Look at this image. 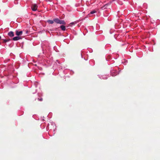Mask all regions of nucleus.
I'll return each instance as SVG.
<instances>
[{"instance_id": "3", "label": "nucleus", "mask_w": 160, "mask_h": 160, "mask_svg": "<svg viewBox=\"0 0 160 160\" xmlns=\"http://www.w3.org/2000/svg\"><path fill=\"white\" fill-rule=\"evenodd\" d=\"M8 35L11 37H12L14 36V32L12 31H10L8 33Z\"/></svg>"}, {"instance_id": "6", "label": "nucleus", "mask_w": 160, "mask_h": 160, "mask_svg": "<svg viewBox=\"0 0 160 160\" xmlns=\"http://www.w3.org/2000/svg\"><path fill=\"white\" fill-rule=\"evenodd\" d=\"M59 24H62L63 25L66 24V22L62 20H60Z\"/></svg>"}, {"instance_id": "9", "label": "nucleus", "mask_w": 160, "mask_h": 160, "mask_svg": "<svg viewBox=\"0 0 160 160\" xmlns=\"http://www.w3.org/2000/svg\"><path fill=\"white\" fill-rule=\"evenodd\" d=\"M47 22L50 24H52L53 23L54 21H53V20H48L47 21Z\"/></svg>"}, {"instance_id": "13", "label": "nucleus", "mask_w": 160, "mask_h": 160, "mask_svg": "<svg viewBox=\"0 0 160 160\" xmlns=\"http://www.w3.org/2000/svg\"><path fill=\"white\" fill-rule=\"evenodd\" d=\"M108 5H109V4H105L104 5V7H105V8H107V7L108 6Z\"/></svg>"}, {"instance_id": "2", "label": "nucleus", "mask_w": 160, "mask_h": 160, "mask_svg": "<svg viewBox=\"0 0 160 160\" xmlns=\"http://www.w3.org/2000/svg\"><path fill=\"white\" fill-rule=\"evenodd\" d=\"M22 31H16V34L17 36H19L22 35Z\"/></svg>"}, {"instance_id": "1", "label": "nucleus", "mask_w": 160, "mask_h": 160, "mask_svg": "<svg viewBox=\"0 0 160 160\" xmlns=\"http://www.w3.org/2000/svg\"><path fill=\"white\" fill-rule=\"evenodd\" d=\"M38 6L36 4H34L32 5L31 8L33 11H36L37 9Z\"/></svg>"}, {"instance_id": "8", "label": "nucleus", "mask_w": 160, "mask_h": 160, "mask_svg": "<svg viewBox=\"0 0 160 160\" xmlns=\"http://www.w3.org/2000/svg\"><path fill=\"white\" fill-rule=\"evenodd\" d=\"M2 40H3V43H6L7 42H8L10 40V39H2Z\"/></svg>"}, {"instance_id": "7", "label": "nucleus", "mask_w": 160, "mask_h": 160, "mask_svg": "<svg viewBox=\"0 0 160 160\" xmlns=\"http://www.w3.org/2000/svg\"><path fill=\"white\" fill-rule=\"evenodd\" d=\"M61 28V29L63 31H64L66 30V27L64 25H61L60 27Z\"/></svg>"}, {"instance_id": "10", "label": "nucleus", "mask_w": 160, "mask_h": 160, "mask_svg": "<svg viewBox=\"0 0 160 160\" xmlns=\"http://www.w3.org/2000/svg\"><path fill=\"white\" fill-rule=\"evenodd\" d=\"M76 22H71L69 24V26H72L75 23H76Z\"/></svg>"}, {"instance_id": "5", "label": "nucleus", "mask_w": 160, "mask_h": 160, "mask_svg": "<svg viewBox=\"0 0 160 160\" xmlns=\"http://www.w3.org/2000/svg\"><path fill=\"white\" fill-rule=\"evenodd\" d=\"M60 20V19L58 18H55L53 19V21H54L55 22L58 24L59 23Z\"/></svg>"}, {"instance_id": "4", "label": "nucleus", "mask_w": 160, "mask_h": 160, "mask_svg": "<svg viewBox=\"0 0 160 160\" xmlns=\"http://www.w3.org/2000/svg\"><path fill=\"white\" fill-rule=\"evenodd\" d=\"M21 38L19 36H17L13 38L12 39V40L13 41H17L21 39Z\"/></svg>"}, {"instance_id": "11", "label": "nucleus", "mask_w": 160, "mask_h": 160, "mask_svg": "<svg viewBox=\"0 0 160 160\" xmlns=\"http://www.w3.org/2000/svg\"><path fill=\"white\" fill-rule=\"evenodd\" d=\"M96 11L95 10H93L90 13V14H93L95 12H96Z\"/></svg>"}, {"instance_id": "12", "label": "nucleus", "mask_w": 160, "mask_h": 160, "mask_svg": "<svg viewBox=\"0 0 160 160\" xmlns=\"http://www.w3.org/2000/svg\"><path fill=\"white\" fill-rule=\"evenodd\" d=\"M38 99L39 101H42L43 100V99L42 98H41L40 99L38 98Z\"/></svg>"}]
</instances>
